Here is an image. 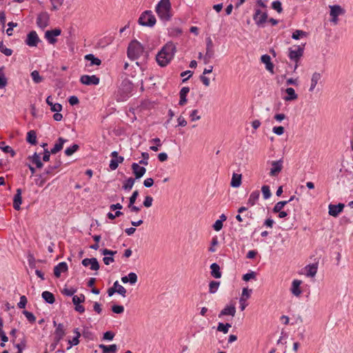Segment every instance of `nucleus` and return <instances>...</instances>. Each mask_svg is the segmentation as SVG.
<instances>
[{
    "mask_svg": "<svg viewBox=\"0 0 353 353\" xmlns=\"http://www.w3.org/2000/svg\"><path fill=\"white\" fill-rule=\"evenodd\" d=\"M156 18L151 10L143 12L139 18L138 23L143 26L153 27L156 23Z\"/></svg>",
    "mask_w": 353,
    "mask_h": 353,
    "instance_id": "4",
    "label": "nucleus"
},
{
    "mask_svg": "<svg viewBox=\"0 0 353 353\" xmlns=\"http://www.w3.org/2000/svg\"><path fill=\"white\" fill-rule=\"evenodd\" d=\"M129 283L131 285H134L137 282V275L134 272H130L128 274Z\"/></svg>",
    "mask_w": 353,
    "mask_h": 353,
    "instance_id": "54",
    "label": "nucleus"
},
{
    "mask_svg": "<svg viewBox=\"0 0 353 353\" xmlns=\"http://www.w3.org/2000/svg\"><path fill=\"white\" fill-rule=\"evenodd\" d=\"M199 79L205 87H208L210 85V79L207 77L205 74H201L199 77Z\"/></svg>",
    "mask_w": 353,
    "mask_h": 353,
    "instance_id": "62",
    "label": "nucleus"
},
{
    "mask_svg": "<svg viewBox=\"0 0 353 353\" xmlns=\"http://www.w3.org/2000/svg\"><path fill=\"white\" fill-rule=\"evenodd\" d=\"M307 34V33L305 31L296 30L292 33V38L298 40L300 37H306Z\"/></svg>",
    "mask_w": 353,
    "mask_h": 353,
    "instance_id": "47",
    "label": "nucleus"
},
{
    "mask_svg": "<svg viewBox=\"0 0 353 353\" xmlns=\"http://www.w3.org/2000/svg\"><path fill=\"white\" fill-rule=\"evenodd\" d=\"M8 28L6 30V33L8 36H11L12 34L13 28L17 26V23L11 21L8 23Z\"/></svg>",
    "mask_w": 353,
    "mask_h": 353,
    "instance_id": "55",
    "label": "nucleus"
},
{
    "mask_svg": "<svg viewBox=\"0 0 353 353\" xmlns=\"http://www.w3.org/2000/svg\"><path fill=\"white\" fill-rule=\"evenodd\" d=\"M155 11L161 21L164 22L170 21L172 14L170 0H161L157 4Z\"/></svg>",
    "mask_w": 353,
    "mask_h": 353,
    "instance_id": "2",
    "label": "nucleus"
},
{
    "mask_svg": "<svg viewBox=\"0 0 353 353\" xmlns=\"http://www.w3.org/2000/svg\"><path fill=\"white\" fill-rule=\"evenodd\" d=\"M0 148L6 153H10L11 157H14L16 152L9 145H6L5 142H0Z\"/></svg>",
    "mask_w": 353,
    "mask_h": 353,
    "instance_id": "38",
    "label": "nucleus"
},
{
    "mask_svg": "<svg viewBox=\"0 0 353 353\" xmlns=\"http://www.w3.org/2000/svg\"><path fill=\"white\" fill-rule=\"evenodd\" d=\"M304 46H298L296 47V50H292V48L289 49V57L291 60L294 61L296 62L294 70L298 67L297 63L300 58L303 54Z\"/></svg>",
    "mask_w": 353,
    "mask_h": 353,
    "instance_id": "6",
    "label": "nucleus"
},
{
    "mask_svg": "<svg viewBox=\"0 0 353 353\" xmlns=\"http://www.w3.org/2000/svg\"><path fill=\"white\" fill-rule=\"evenodd\" d=\"M111 309L115 314H122L124 312L123 306L119 305H114L112 306Z\"/></svg>",
    "mask_w": 353,
    "mask_h": 353,
    "instance_id": "53",
    "label": "nucleus"
},
{
    "mask_svg": "<svg viewBox=\"0 0 353 353\" xmlns=\"http://www.w3.org/2000/svg\"><path fill=\"white\" fill-rule=\"evenodd\" d=\"M61 165V161L60 160L57 161L54 165H48L44 170L42 176L48 175L52 174L56 169L59 168Z\"/></svg>",
    "mask_w": 353,
    "mask_h": 353,
    "instance_id": "26",
    "label": "nucleus"
},
{
    "mask_svg": "<svg viewBox=\"0 0 353 353\" xmlns=\"http://www.w3.org/2000/svg\"><path fill=\"white\" fill-rule=\"evenodd\" d=\"M27 302H28V301H27V298L26 297V296H24V295L21 296L20 297V301L17 304L18 307L20 309L25 308V307L27 304Z\"/></svg>",
    "mask_w": 353,
    "mask_h": 353,
    "instance_id": "56",
    "label": "nucleus"
},
{
    "mask_svg": "<svg viewBox=\"0 0 353 353\" xmlns=\"http://www.w3.org/2000/svg\"><path fill=\"white\" fill-rule=\"evenodd\" d=\"M272 168L270 171V176H276L281 172L283 169V161L282 160L274 161L271 162Z\"/></svg>",
    "mask_w": 353,
    "mask_h": 353,
    "instance_id": "12",
    "label": "nucleus"
},
{
    "mask_svg": "<svg viewBox=\"0 0 353 353\" xmlns=\"http://www.w3.org/2000/svg\"><path fill=\"white\" fill-rule=\"evenodd\" d=\"M85 59L90 61V66L99 65L101 63V61L99 58L95 57L92 54H86L85 56Z\"/></svg>",
    "mask_w": 353,
    "mask_h": 353,
    "instance_id": "34",
    "label": "nucleus"
},
{
    "mask_svg": "<svg viewBox=\"0 0 353 353\" xmlns=\"http://www.w3.org/2000/svg\"><path fill=\"white\" fill-rule=\"evenodd\" d=\"M52 5V10H57L63 4V0H50Z\"/></svg>",
    "mask_w": 353,
    "mask_h": 353,
    "instance_id": "57",
    "label": "nucleus"
},
{
    "mask_svg": "<svg viewBox=\"0 0 353 353\" xmlns=\"http://www.w3.org/2000/svg\"><path fill=\"white\" fill-rule=\"evenodd\" d=\"M236 314V307L234 305H230L225 306L219 313V317L221 318L222 316L230 315L234 316Z\"/></svg>",
    "mask_w": 353,
    "mask_h": 353,
    "instance_id": "20",
    "label": "nucleus"
},
{
    "mask_svg": "<svg viewBox=\"0 0 353 353\" xmlns=\"http://www.w3.org/2000/svg\"><path fill=\"white\" fill-rule=\"evenodd\" d=\"M143 46L137 40L132 41L128 48V57L132 60L138 59L143 52Z\"/></svg>",
    "mask_w": 353,
    "mask_h": 353,
    "instance_id": "3",
    "label": "nucleus"
},
{
    "mask_svg": "<svg viewBox=\"0 0 353 353\" xmlns=\"http://www.w3.org/2000/svg\"><path fill=\"white\" fill-rule=\"evenodd\" d=\"M153 198L150 196H146L143 205L146 208H150L152 205Z\"/></svg>",
    "mask_w": 353,
    "mask_h": 353,
    "instance_id": "60",
    "label": "nucleus"
},
{
    "mask_svg": "<svg viewBox=\"0 0 353 353\" xmlns=\"http://www.w3.org/2000/svg\"><path fill=\"white\" fill-rule=\"evenodd\" d=\"M285 92L288 94L283 98L285 101H294L298 98V95L295 93V91L292 88H288L285 90Z\"/></svg>",
    "mask_w": 353,
    "mask_h": 353,
    "instance_id": "27",
    "label": "nucleus"
},
{
    "mask_svg": "<svg viewBox=\"0 0 353 353\" xmlns=\"http://www.w3.org/2000/svg\"><path fill=\"white\" fill-rule=\"evenodd\" d=\"M61 33V30L59 28L47 30L45 33V38L50 44H54L57 41V39L55 37L60 35Z\"/></svg>",
    "mask_w": 353,
    "mask_h": 353,
    "instance_id": "11",
    "label": "nucleus"
},
{
    "mask_svg": "<svg viewBox=\"0 0 353 353\" xmlns=\"http://www.w3.org/2000/svg\"><path fill=\"white\" fill-rule=\"evenodd\" d=\"M253 19L257 26H262L268 19V14L267 12H262L261 10L257 9L253 16Z\"/></svg>",
    "mask_w": 353,
    "mask_h": 353,
    "instance_id": "13",
    "label": "nucleus"
},
{
    "mask_svg": "<svg viewBox=\"0 0 353 353\" xmlns=\"http://www.w3.org/2000/svg\"><path fill=\"white\" fill-rule=\"evenodd\" d=\"M143 159L139 161V164L147 165L148 164L149 154L148 152H142Z\"/></svg>",
    "mask_w": 353,
    "mask_h": 353,
    "instance_id": "58",
    "label": "nucleus"
},
{
    "mask_svg": "<svg viewBox=\"0 0 353 353\" xmlns=\"http://www.w3.org/2000/svg\"><path fill=\"white\" fill-rule=\"evenodd\" d=\"M214 57V44L210 37L206 39V52L203 57V62L208 64Z\"/></svg>",
    "mask_w": 353,
    "mask_h": 353,
    "instance_id": "5",
    "label": "nucleus"
},
{
    "mask_svg": "<svg viewBox=\"0 0 353 353\" xmlns=\"http://www.w3.org/2000/svg\"><path fill=\"white\" fill-rule=\"evenodd\" d=\"M81 263L85 267L90 265V269L92 270L97 271L100 268L99 263L96 258H85L83 259Z\"/></svg>",
    "mask_w": 353,
    "mask_h": 353,
    "instance_id": "16",
    "label": "nucleus"
},
{
    "mask_svg": "<svg viewBox=\"0 0 353 353\" xmlns=\"http://www.w3.org/2000/svg\"><path fill=\"white\" fill-rule=\"evenodd\" d=\"M261 192L264 199H268L272 195L270 187L268 185H263L261 188Z\"/></svg>",
    "mask_w": 353,
    "mask_h": 353,
    "instance_id": "43",
    "label": "nucleus"
},
{
    "mask_svg": "<svg viewBox=\"0 0 353 353\" xmlns=\"http://www.w3.org/2000/svg\"><path fill=\"white\" fill-rule=\"evenodd\" d=\"M259 196H260V192L259 190H255L254 192H252L250 195V197L248 200V205H250V206H253L256 202L258 201V199H259Z\"/></svg>",
    "mask_w": 353,
    "mask_h": 353,
    "instance_id": "33",
    "label": "nucleus"
},
{
    "mask_svg": "<svg viewBox=\"0 0 353 353\" xmlns=\"http://www.w3.org/2000/svg\"><path fill=\"white\" fill-rule=\"evenodd\" d=\"M49 15L47 12L40 13L37 18V26L43 29L48 26Z\"/></svg>",
    "mask_w": 353,
    "mask_h": 353,
    "instance_id": "15",
    "label": "nucleus"
},
{
    "mask_svg": "<svg viewBox=\"0 0 353 353\" xmlns=\"http://www.w3.org/2000/svg\"><path fill=\"white\" fill-rule=\"evenodd\" d=\"M330 16L332 17L331 22L334 24L338 23V16L343 14L345 10L339 5L330 6Z\"/></svg>",
    "mask_w": 353,
    "mask_h": 353,
    "instance_id": "8",
    "label": "nucleus"
},
{
    "mask_svg": "<svg viewBox=\"0 0 353 353\" xmlns=\"http://www.w3.org/2000/svg\"><path fill=\"white\" fill-rule=\"evenodd\" d=\"M307 276L313 277L317 272V265L315 264L310 265L307 267Z\"/></svg>",
    "mask_w": 353,
    "mask_h": 353,
    "instance_id": "41",
    "label": "nucleus"
},
{
    "mask_svg": "<svg viewBox=\"0 0 353 353\" xmlns=\"http://www.w3.org/2000/svg\"><path fill=\"white\" fill-rule=\"evenodd\" d=\"M220 285L219 281H212L209 284V292L211 294L215 293Z\"/></svg>",
    "mask_w": 353,
    "mask_h": 353,
    "instance_id": "44",
    "label": "nucleus"
},
{
    "mask_svg": "<svg viewBox=\"0 0 353 353\" xmlns=\"http://www.w3.org/2000/svg\"><path fill=\"white\" fill-rule=\"evenodd\" d=\"M0 52L6 56H10L12 54V50L8 48L5 45H3V41L0 42Z\"/></svg>",
    "mask_w": 353,
    "mask_h": 353,
    "instance_id": "48",
    "label": "nucleus"
},
{
    "mask_svg": "<svg viewBox=\"0 0 353 353\" xmlns=\"http://www.w3.org/2000/svg\"><path fill=\"white\" fill-rule=\"evenodd\" d=\"M256 278V273L254 272H250L243 275V280L245 281H248L250 279H254Z\"/></svg>",
    "mask_w": 353,
    "mask_h": 353,
    "instance_id": "59",
    "label": "nucleus"
},
{
    "mask_svg": "<svg viewBox=\"0 0 353 353\" xmlns=\"http://www.w3.org/2000/svg\"><path fill=\"white\" fill-rule=\"evenodd\" d=\"M42 298L45 301L49 304H52L55 302V298L54 294L48 291H44L41 294Z\"/></svg>",
    "mask_w": 353,
    "mask_h": 353,
    "instance_id": "32",
    "label": "nucleus"
},
{
    "mask_svg": "<svg viewBox=\"0 0 353 353\" xmlns=\"http://www.w3.org/2000/svg\"><path fill=\"white\" fill-rule=\"evenodd\" d=\"M100 79L96 75H82L80 78V82L86 85H97L99 83Z\"/></svg>",
    "mask_w": 353,
    "mask_h": 353,
    "instance_id": "10",
    "label": "nucleus"
},
{
    "mask_svg": "<svg viewBox=\"0 0 353 353\" xmlns=\"http://www.w3.org/2000/svg\"><path fill=\"white\" fill-rule=\"evenodd\" d=\"M46 103L50 106V110L52 112H61L62 110V105L60 103H54L52 101V97L48 96L46 99Z\"/></svg>",
    "mask_w": 353,
    "mask_h": 353,
    "instance_id": "25",
    "label": "nucleus"
},
{
    "mask_svg": "<svg viewBox=\"0 0 353 353\" xmlns=\"http://www.w3.org/2000/svg\"><path fill=\"white\" fill-rule=\"evenodd\" d=\"M99 348L103 350V353H114L117 350V346L116 344H112L108 346L103 344H101L99 345Z\"/></svg>",
    "mask_w": 353,
    "mask_h": 353,
    "instance_id": "35",
    "label": "nucleus"
},
{
    "mask_svg": "<svg viewBox=\"0 0 353 353\" xmlns=\"http://www.w3.org/2000/svg\"><path fill=\"white\" fill-rule=\"evenodd\" d=\"M68 343L70 346L67 350H70L72 346L77 345L79 343V338L74 336L72 340H68Z\"/></svg>",
    "mask_w": 353,
    "mask_h": 353,
    "instance_id": "61",
    "label": "nucleus"
},
{
    "mask_svg": "<svg viewBox=\"0 0 353 353\" xmlns=\"http://www.w3.org/2000/svg\"><path fill=\"white\" fill-rule=\"evenodd\" d=\"M241 184V174H233L232 181L230 183L231 186L238 188Z\"/></svg>",
    "mask_w": 353,
    "mask_h": 353,
    "instance_id": "36",
    "label": "nucleus"
},
{
    "mask_svg": "<svg viewBox=\"0 0 353 353\" xmlns=\"http://www.w3.org/2000/svg\"><path fill=\"white\" fill-rule=\"evenodd\" d=\"M26 140L29 143H30L32 145H36L37 141V134H36L35 131H34V130L29 131L27 133Z\"/></svg>",
    "mask_w": 353,
    "mask_h": 353,
    "instance_id": "37",
    "label": "nucleus"
},
{
    "mask_svg": "<svg viewBox=\"0 0 353 353\" xmlns=\"http://www.w3.org/2000/svg\"><path fill=\"white\" fill-rule=\"evenodd\" d=\"M68 270L65 262H61L54 268V274L57 278H59L62 272H66Z\"/></svg>",
    "mask_w": 353,
    "mask_h": 353,
    "instance_id": "18",
    "label": "nucleus"
},
{
    "mask_svg": "<svg viewBox=\"0 0 353 353\" xmlns=\"http://www.w3.org/2000/svg\"><path fill=\"white\" fill-rule=\"evenodd\" d=\"M343 208L344 204L343 203H339L338 205L330 204L329 205V214L336 217L343 211Z\"/></svg>",
    "mask_w": 353,
    "mask_h": 353,
    "instance_id": "17",
    "label": "nucleus"
},
{
    "mask_svg": "<svg viewBox=\"0 0 353 353\" xmlns=\"http://www.w3.org/2000/svg\"><path fill=\"white\" fill-rule=\"evenodd\" d=\"M210 269H211V275L213 277H214L216 279H219L221 277V272L220 271V267L217 263H212L210 265Z\"/></svg>",
    "mask_w": 353,
    "mask_h": 353,
    "instance_id": "30",
    "label": "nucleus"
},
{
    "mask_svg": "<svg viewBox=\"0 0 353 353\" xmlns=\"http://www.w3.org/2000/svg\"><path fill=\"white\" fill-rule=\"evenodd\" d=\"M261 62L265 64L267 70L273 73L274 65L271 62V58L268 54H263L261 57Z\"/></svg>",
    "mask_w": 353,
    "mask_h": 353,
    "instance_id": "22",
    "label": "nucleus"
},
{
    "mask_svg": "<svg viewBox=\"0 0 353 353\" xmlns=\"http://www.w3.org/2000/svg\"><path fill=\"white\" fill-rule=\"evenodd\" d=\"M21 193H22L21 189L18 188L17 190V192H16V194H15V195L14 196V199H13V208L16 210H20V205L22 203Z\"/></svg>",
    "mask_w": 353,
    "mask_h": 353,
    "instance_id": "19",
    "label": "nucleus"
},
{
    "mask_svg": "<svg viewBox=\"0 0 353 353\" xmlns=\"http://www.w3.org/2000/svg\"><path fill=\"white\" fill-rule=\"evenodd\" d=\"M301 283V281L296 279L292 281L291 292L296 296H299L301 294L302 292L300 289Z\"/></svg>",
    "mask_w": 353,
    "mask_h": 353,
    "instance_id": "23",
    "label": "nucleus"
},
{
    "mask_svg": "<svg viewBox=\"0 0 353 353\" xmlns=\"http://www.w3.org/2000/svg\"><path fill=\"white\" fill-rule=\"evenodd\" d=\"M114 287L116 288V292H117L123 297L125 296L126 290L124 287H123L119 283L118 281H116L114 283Z\"/></svg>",
    "mask_w": 353,
    "mask_h": 353,
    "instance_id": "40",
    "label": "nucleus"
},
{
    "mask_svg": "<svg viewBox=\"0 0 353 353\" xmlns=\"http://www.w3.org/2000/svg\"><path fill=\"white\" fill-rule=\"evenodd\" d=\"M135 179L132 178V177H130L128 178L123 183V189L125 190H130L134 184V182H135Z\"/></svg>",
    "mask_w": 353,
    "mask_h": 353,
    "instance_id": "39",
    "label": "nucleus"
},
{
    "mask_svg": "<svg viewBox=\"0 0 353 353\" xmlns=\"http://www.w3.org/2000/svg\"><path fill=\"white\" fill-rule=\"evenodd\" d=\"M11 342L14 345V346L17 349V353H23V350L26 348V338L23 337L20 340V343H14V339H12Z\"/></svg>",
    "mask_w": 353,
    "mask_h": 353,
    "instance_id": "28",
    "label": "nucleus"
},
{
    "mask_svg": "<svg viewBox=\"0 0 353 353\" xmlns=\"http://www.w3.org/2000/svg\"><path fill=\"white\" fill-rule=\"evenodd\" d=\"M175 52V44L172 41L168 42L156 55L157 63L161 67L166 66L174 58Z\"/></svg>",
    "mask_w": 353,
    "mask_h": 353,
    "instance_id": "1",
    "label": "nucleus"
},
{
    "mask_svg": "<svg viewBox=\"0 0 353 353\" xmlns=\"http://www.w3.org/2000/svg\"><path fill=\"white\" fill-rule=\"evenodd\" d=\"M66 141V139L62 137H59L56 143L54 144V147L50 150V152L52 154H54L61 151L63 149L64 143H65Z\"/></svg>",
    "mask_w": 353,
    "mask_h": 353,
    "instance_id": "21",
    "label": "nucleus"
},
{
    "mask_svg": "<svg viewBox=\"0 0 353 353\" xmlns=\"http://www.w3.org/2000/svg\"><path fill=\"white\" fill-rule=\"evenodd\" d=\"M53 325L55 327L54 340L55 342H60L65 335V327L63 323H57L55 321H53Z\"/></svg>",
    "mask_w": 353,
    "mask_h": 353,
    "instance_id": "7",
    "label": "nucleus"
},
{
    "mask_svg": "<svg viewBox=\"0 0 353 353\" xmlns=\"http://www.w3.org/2000/svg\"><path fill=\"white\" fill-rule=\"evenodd\" d=\"M79 148V145L77 144H73L72 146L66 148L65 150V154L67 156H71L75 152H77Z\"/></svg>",
    "mask_w": 353,
    "mask_h": 353,
    "instance_id": "46",
    "label": "nucleus"
},
{
    "mask_svg": "<svg viewBox=\"0 0 353 353\" xmlns=\"http://www.w3.org/2000/svg\"><path fill=\"white\" fill-rule=\"evenodd\" d=\"M139 165V163H133L132 164V170L134 175L135 176V179L141 178L146 172V169L144 167L140 166Z\"/></svg>",
    "mask_w": 353,
    "mask_h": 353,
    "instance_id": "14",
    "label": "nucleus"
},
{
    "mask_svg": "<svg viewBox=\"0 0 353 353\" xmlns=\"http://www.w3.org/2000/svg\"><path fill=\"white\" fill-rule=\"evenodd\" d=\"M76 292H77V290L74 288H71V289L64 288L62 291V293L66 296H73Z\"/></svg>",
    "mask_w": 353,
    "mask_h": 353,
    "instance_id": "64",
    "label": "nucleus"
},
{
    "mask_svg": "<svg viewBox=\"0 0 353 353\" xmlns=\"http://www.w3.org/2000/svg\"><path fill=\"white\" fill-rule=\"evenodd\" d=\"M272 8L275 10L278 13L283 12L281 2L279 1H274L272 3Z\"/></svg>",
    "mask_w": 353,
    "mask_h": 353,
    "instance_id": "51",
    "label": "nucleus"
},
{
    "mask_svg": "<svg viewBox=\"0 0 353 353\" xmlns=\"http://www.w3.org/2000/svg\"><path fill=\"white\" fill-rule=\"evenodd\" d=\"M31 77L34 83H39L42 81L43 78L40 76L37 70H34L31 72Z\"/></svg>",
    "mask_w": 353,
    "mask_h": 353,
    "instance_id": "50",
    "label": "nucleus"
},
{
    "mask_svg": "<svg viewBox=\"0 0 353 353\" xmlns=\"http://www.w3.org/2000/svg\"><path fill=\"white\" fill-rule=\"evenodd\" d=\"M190 92V88L188 87H183L180 90V101H179V105H183L186 103L187 99L186 96Z\"/></svg>",
    "mask_w": 353,
    "mask_h": 353,
    "instance_id": "29",
    "label": "nucleus"
},
{
    "mask_svg": "<svg viewBox=\"0 0 353 353\" xmlns=\"http://www.w3.org/2000/svg\"><path fill=\"white\" fill-rule=\"evenodd\" d=\"M3 67L0 68V89L6 87L7 85V79L3 72Z\"/></svg>",
    "mask_w": 353,
    "mask_h": 353,
    "instance_id": "45",
    "label": "nucleus"
},
{
    "mask_svg": "<svg viewBox=\"0 0 353 353\" xmlns=\"http://www.w3.org/2000/svg\"><path fill=\"white\" fill-rule=\"evenodd\" d=\"M40 41L41 40L36 31L32 30L28 34L25 43L30 47H36Z\"/></svg>",
    "mask_w": 353,
    "mask_h": 353,
    "instance_id": "9",
    "label": "nucleus"
},
{
    "mask_svg": "<svg viewBox=\"0 0 353 353\" xmlns=\"http://www.w3.org/2000/svg\"><path fill=\"white\" fill-rule=\"evenodd\" d=\"M231 324L227 323L225 324L223 323H219L217 326V330L219 332H222L224 334H227L228 332L229 328L231 327Z\"/></svg>",
    "mask_w": 353,
    "mask_h": 353,
    "instance_id": "42",
    "label": "nucleus"
},
{
    "mask_svg": "<svg viewBox=\"0 0 353 353\" xmlns=\"http://www.w3.org/2000/svg\"><path fill=\"white\" fill-rule=\"evenodd\" d=\"M23 314L26 316L30 323H32L36 321V317L32 312L27 310H23Z\"/></svg>",
    "mask_w": 353,
    "mask_h": 353,
    "instance_id": "52",
    "label": "nucleus"
},
{
    "mask_svg": "<svg viewBox=\"0 0 353 353\" xmlns=\"http://www.w3.org/2000/svg\"><path fill=\"white\" fill-rule=\"evenodd\" d=\"M190 118L192 121H194L201 119V117L198 115V110H194L190 114Z\"/></svg>",
    "mask_w": 353,
    "mask_h": 353,
    "instance_id": "63",
    "label": "nucleus"
},
{
    "mask_svg": "<svg viewBox=\"0 0 353 353\" xmlns=\"http://www.w3.org/2000/svg\"><path fill=\"white\" fill-rule=\"evenodd\" d=\"M321 74L319 72H315L312 74L311 78L310 88L309 89L310 92H312L314 90L318 82L321 80Z\"/></svg>",
    "mask_w": 353,
    "mask_h": 353,
    "instance_id": "24",
    "label": "nucleus"
},
{
    "mask_svg": "<svg viewBox=\"0 0 353 353\" xmlns=\"http://www.w3.org/2000/svg\"><path fill=\"white\" fill-rule=\"evenodd\" d=\"M85 297L83 294H81L79 296L74 295L72 297V303L74 305L80 304L85 301Z\"/></svg>",
    "mask_w": 353,
    "mask_h": 353,
    "instance_id": "49",
    "label": "nucleus"
},
{
    "mask_svg": "<svg viewBox=\"0 0 353 353\" xmlns=\"http://www.w3.org/2000/svg\"><path fill=\"white\" fill-rule=\"evenodd\" d=\"M28 159L32 163L36 165L37 168H41L43 167V164L41 161L40 155L37 152H34L32 156L28 157Z\"/></svg>",
    "mask_w": 353,
    "mask_h": 353,
    "instance_id": "31",
    "label": "nucleus"
}]
</instances>
